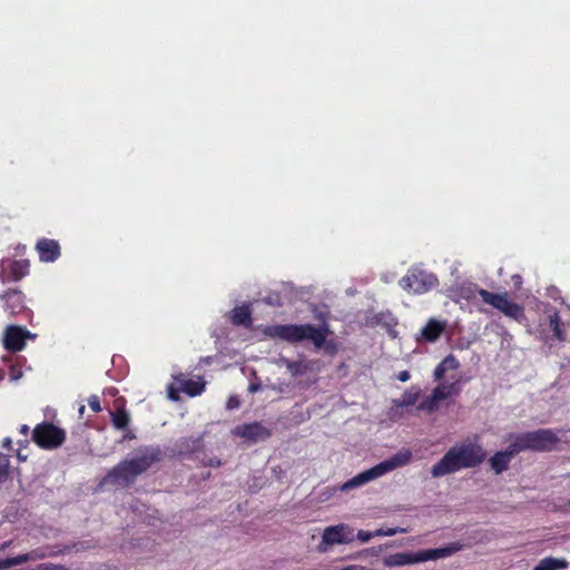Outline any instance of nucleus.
Listing matches in <instances>:
<instances>
[{"mask_svg": "<svg viewBox=\"0 0 570 570\" xmlns=\"http://www.w3.org/2000/svg\"><path fill=\"white\" fill-rule=\"evenodd\" d=\"M38 570H68L65 566L55 563H42L38 566Z\"/></svg>", "mask_w": 570, "mask_h": 570, "instance_id": "30", "label": "nucleus"}, {"mask_svg": "<svg viewBox=\"0 0 570 570\" xmlns=\"http://www.w3.org/2000/svg\"><path fill=\"white\" fill-rule=\"evenodd\" d=\"M111 421L116 429L122 430L128 425L130 417L124 409H118L111 413Z\"/></svg>", "mask_w": 570, "mask_h": 570, "instance_id": "24", "label": "nucleus"}, {"mask_svg": "<svg viewBox=\"0 0 570 570\" xmlns=\"http://www.w3.org/2000/svg\"><path fill=\"white\" fill-rule=\"evenodd\" d=\"M548 318H549V325H550L551 331L553 332V335L558 340L562 341L563 332L560 327V316H559L558 312H556V311L549 312Z\"/></svg>", "mask_w": 570, "mask_h": 570, "instance_id": "25", "label": "nucleus"}, {"mask_svg": "<svg viewBox=\"0 0 570 570\" xmlns=\"http://www.w3.org/2000/svg\"><path fill=\"white\" fill-rule=\"evenodd\" d=\"M397 380L401 381V382H407L411 377L410 375V372L409 371H401L399 374H397Z\"/></svg>", "mask_w": 570, "mask_h": 570, "instance_id": "34", "label": "nucleus"}, {"mask_svg": "<svg viewBox=\"0 0 570 570\" xmlns=\"http://www.w3.org/2000/svg\"><path fill=\"white\" fill-rule=\"evenodd\" d=\"M85 412V405L79 406V414L82 415Z\"/></svg>", "mask_w": 570, "mask_h": 570, "instance_id": "40", "label": "nucleus"}, {"mask_svg": "<svg viewBox=\"0 0 570 570\" xmlns=\"http://www.w3.org/2000/svg\"><path fill=\"white\" fill-rule=\"evenodd\" d=\"M354 540V530L346 523L326 527L322 532L317 551L327 552L335 544H347Z\"/></svg>", "mask_w": 570, "mask_h": 570, "instance_id": "10", "label": "nucleus"}, {"mask_svg": "<svg viewBox=\"0 0 570 570\" xmlns=\"http://www.w3.org/2000/svg\"><path fill=\"white\" fill-rule=\"evenodd\" d=\"M327 332V327H315L311 324L269 325L263 330V333L268 337L279 338L289 343L308 340L317 348L324 345Z\"/></svg>", "mask_w": 570, "mask_h": 570, "instance_id": "4", "label": "nucleus"}, {"mask_svg": "<svg viewBox=\"0 0 570 570\" xmlns=\"http://www.w3.org/2000/svg\"><path fill=\"white\" fill-rule=\"evenodd\" d=\"M439 284L436 275L420 266L411 267L400 279V286L412 294L421 295L430 292Z\"/></svg>", "mask_w": 570, "mask_h": 570, "instance_id": "9", "label": "nucleus"}, {"mask_svg": "<svg viewBox=\"0 0 570 570\" xmlns=\"http://www.w3.org/2000/svg\"><path fill=\"white\" fill-rule=\"evenodd\" d=\"M356 537L361 542H368L371 539L375 537V534H373V531L360 530Z\"/></svg>", "mask_w": 570, "mask_h": 570, "instance_id": "29", "label": "nucleus"}, {"mask_svg": "<svg viewBox=\"0 0 570 570\" xmlns=\"http://www.w3.org/2000/svg\"><path fill=\"white\" fill-rule=\"evenodd\" d=\"M168 397L173 401L178 400V390L175 389L173 385H168Z\"/></svg>", "mask_w": 570, "mask_h": 570, "instance_id": "33", "label": "nucleus"}, {"mask_svg": "<svg viewBox=\"0 0 570 570\" xmlns=\"http://www.w3.org/2000/svg\"><path fill=\"white\" fill-rule=\"evenodd\" d=\"M88 405L90 406V409L98 413L101 411V406H100V401H99V397L96 396V395H91L88 400Z\"/></svg>", "mask_w": 570, "mask_h": 570, "instance_id": "28", "label": "nucleus"}, {"mask_svg": "<svg viewBox=\"0 0 570 570\" xmlns=\"http://www.w3.org/2000/svg\"><path fill=\"white\" fill-rule=\"evenodd\" d=\"M9 474V459L0 454V483L4 482Z\"/></svg>", "mask_w": 570, "mask_h": 570, "instance_id": "27", "label": "nucleus"}, {"mask_svg": "<svg viewBox=\"0 0 570 570\" xmlns=\"http://www.w3.org/2000/svg\"><path fill=\"white\" fill-rule=\"evenodd\" d=\"M474 292H476L480 295V297L485 304L500 311L507 317L512 318L519 323H521L524 320L523 307L517 304L515 302L511 301L507 293H491L487 289L478 288L475 285H469L466 287H462L460 294H458L453 287L449 288L448 296L451 299L458 302L460 298L469 299Z\"/></svg>", "mask_w": 570, "mask_h": 570, "instance_id": "3", "label": "nucleus"}, {"mask_svg": "<svg viewBox=\"0 0 570 570\" xmlns=\"http://www.w3.org/2000/svg\"><path fill=\"white\" fill-rule=\"evenodd\" d=\"M7 297H19V294L18 293H9L6 295Z\"/></svg>", "mask_w": 570, "mask_h": 570, "instance_id": "39", "label": "nucleus"}, {"mask_svg": "<svg viewBox=\"0 0 570 570\" xmlns=\"http://www.w3.org/2000/svg\"><path fill=\"white\" fill-rule=\"evenodd\" d=\"M569 562L564 558L546 557L532 570H567Z\"/></svg>", "mask_w": 570, "mask_h": 570, "instance_id": "21", "label": "nucleus"}, {"mask_svg": "<svg viewBox=\"0 0 570 570\" xmlns=\"http://www.w3.org/2000/svg\"><path fill=\"white\" fill-rule=\"evenodd\" d=\"M49 556H51V553H48L45 549L40 548L27 553L18 554L16 557L0 559V570H7L11 567L19 566L28 561L45 559Z\"/></svg>", "mask_w": 570, "mask_h": 570, "instance_id": "17", "label": "nucleus"}, {"mask_svg": "<svg viewBox=\"0 0 570 570\" xmlns=\"http://www.w3.org/2000/svg\"><path fill=\"white\" fill-rule=\"evenodd\" d=\"M278 365L285 366L291 376L297 377L303 376L309 372L317 371V362L306 358H299L297 361H292L287 357H279L277 361Z\"/></svg>", "mask_w": 570, "mask_h": 570, "instance_id": "15", "label": "nucleus"}, {"mask_svg": "<svg viewBox=\"0 0 570 570\" xmlns=\"http://www.w3.org/2000/svg\"><path fill=\"white\" fill-rule=\"evenodd\" d=\"M9 376L11 381L16 382L22 377V372L16 365H11Z\"/></svg>", "mask_w": 570, "mask_h": 570, "instance_id": "31", "label": "nucleus"}, {"mask_svg": "<svg viewBox=\"0 0 570 570\" xmlns=\"http://www.w3.org/2000/svg\"><path fill=\"white\" fill-rule=\"evenodd\" d=\"M412 459V452L407 449H403L392 455L391 458L377 463L376 465L367 469L340 487L341 491H350L355 488L363 487L399 468L406 465Z\"/></svg>", "mask_w": 570, "mask_h": 570, "instance_id": "6", "label": "nucleus"}, {"mask_svg": "<svg viewBox=\"0 0 570 570\" xmlns=\"http://www.w3.org/2000/svg\"><path fill=\"white\" fill-rule=\"evenodd\" d=\"M11 543H12V541H4V542L0 543V551H3L6 549L10 548Z\"/></svg>", "mask_w": 570, "mask_h": 570, "instance_id": "35", "label": "nucleus"}, {"mask_svg": "<svg viewBox=\"0 0 570 570\" xmlns=\"http://www.w3.org/2000/svg\"><path fill=\"white\" fill-rule=\"evenodd\" d=\"M28 431H29V426L28 425L23 424V425L20 426V432L22 434L26 435L28 433Z\"/></svg>", "mask_w": 570, "mask_h": 570, "instance_id": "38", "label": "nucleus"}, {"mask_svg": "<svg viewBox=\"0 0 570 570\" xmlns=\"http://www.w3.org/2000/svg\"><path fill=\"white\" fill-rule=\"evenodd\" d=\"M4 377V372L0 368V382L3 380Z\"/></svg>", "mask_w": 570, "mask_h": 570, "instance_id": "41", "label": "nucleus"}, {"mask_svg": "<svg viewBox=\"0 0 570 570\" xmlns=\"http://www.w3.org/2000/svg\"><path fill=\"white\" fill-rule=\"evenodd\" d=\"M259 389H261V385H259V384H250V385L248 386V390H249V392H252V393L257 392Z\"/></svg>", "mask_w": 570, "mask_h": 570, "instance_id": "36", "label": "nucleus"}, {"mask_svg": "<svg viewBox=\"0 0 570 570\" xmlns=\"http://www.w3.org/2000/svg\"><path fill=\"white\" fill-rule=\"evenodd\" d=\"M39 259L42 263H52L60 256V246L57 240L42 238L36 244Z\"/></svg>", "mask_w": 570, "mask_h": 570, "instance_id": "19", "label": "nucleus"}, {"mask_svg": "<svg viewBox=\"0 0 570 570\" xmlns=\"http://www.w3.org/2000/svg\"><path fill=\"white\" fill-rule=\"evenodd\" d=\"M174 380L177 382L181 392L189 396H197L205 390L206 382L200 377H186L184 374L175 375Z\"/></svg>", "mask_w": 570, "mask_h": 570, "instance_id": "18", "label": "nucleus"}, {"mask_svg": "<svg viewBox=\"0 0 570 570\" xmlns=\"http://www.w3.org/2000/svg\"><path fill=\"white\" fill-rule=\"evenodd\" d=\"M463 546L460 542L435 549L420 550L416 552H397L385 556L382 562L385 567H404L426 561L445 559L461 551Z\"/></svg>", "mask_w": 570, "mask_h": 570, "instance_id": "7", "label": "nucleus"}, {"mask_svg": "<svg viewBox=\"0 0 570 570\" xmlns=\"http://www.w3.org/2000/svg\"><path fill=\"white\" fill-rule=\"evenodd\" d=\"M0 278L6 282H19L29 274L28 259L3 258L0 263Z\"/></svg>", "mask_w": 570, "mask_h": 570, "instance_id": "12", "label": "nucleus"}, {"mask_svg": "<svg viewBox=\"0 0 570 570\" xmlns=\"http://www.w3.org/2000/svg\"><path fill=\"white\" fill-rule=\"evenodd\" d=\"M232 323L234 325H250V311L248 306H239L232 311L230 315Z\"/></svg>", "mask_w": 570, "mask_h": 570, "instance_id": "23", "label": "nucleus"}, {"mask_svg": "<svg viewBox=\"0 0 570 570\" xmlns=\"http://www.w3.org/2000/svg\"><path fill=\"white\" fill-rule=\"evenodd\" d=\"M233 433L242 439L252 442L265 440L271 435L268 429H266L263 424L258 422L237 425L233 430Z\"/></svg>", "mask_w": 570, "mask_h": 570, "instance_id": "16", "label": "nucleus"}, {"mask_svg": "<svg viewBox=\"0 0 570 570\" xmlns=\"http://www.w3.org/2000/svg\"><path fill=\"white\" fill-rule=\"evenodd\" d=\"M559 432L550 429H539L532 432L511 434V436L520 452L525 450L551 451L560 441Z\"/></svg>", "mask_w": 570, "mask_h": 570, "instance_id": "8", "label": "nucleus"}, {"mask_svg": "<svg viewBox=\"0 0 570 570\" xmlns=\"http://www.w3.org/2000/svg\"><path fill=\"white\" fill-rule=\"evenodd\" d=\"M12 443V440L10 438H6L2 442V446L9 449Z\"/></svg>", "mask_w": 570, "mask_h": 570, "instance_id": "37", "label": "nucleus"}, {"mask_svg": "<svg viewBox=\"0 0 570 570\" xmlns=\"http://www.w3.org/2000/svg\"><path fill=\"white\" fill-rule=\"evenodd\" d=\"M406 532H407V530L405 528L396 527V528H387V529L381 528V529L373 531V534H375V537H392L397 533H406Z\"/></svg>", "mask_w": 570, "mask_h": 570, "instance_id": "26", "label": "nucleus"}, {"mask_svg": "<svg viewBox=\"0 0 570 570\" xmlns=\"http://www.w3.org/2000/svg\"><path fill=\"white\" fill-rule=\"evenodd\" d=\"M445 324L436 320H430L421 330L417 341L435 342L444 331Z\"/></svg>", "mask_w": 570, "mask_h": 570, "instance_id": "20", "label": "nucleus"}, {"mask_svg": "<svg viewBox=\"0 0 570 570\" xmlns=\"http://www.w3.org/2000/svg\"><path fill=\"white\" fill-rule=\"evenodd\" d=\"M509 446L504 451L494 453L489 460L491 469L497 473L501 474L505 471L511 460L520 452L512 436H509Z\"/></svg>", "mask_w": 570, "mask_h": 570, "instance_id": "14", "label": "nucleus"}, {"mask_svg": "<svg viewBox=\"0 0 570 570\" xmlns=\"http://www.w3.org/2000/svg\"><path fill=\"white\" fill-rule=\"evenodd\" d=\"M487 458V452L478 436L466 438L452 445L431 468L433 478H441L461 470L479 466Z\"/></svg>", "mask_w": 570, "mask_h": 570, "instance_id": "1", "label": "nucleus"}, {"mask_svg": "<svg viewBox=\"0 0 570 570\" xmlns=\"http://www.w3.org/2000/svg\"><path fill=\"white\" fill-rule=\"evenodd\" d=\"M460 367L459 360L450 354L448 355L434 370L433 377L440 383L432 390V392L425 396L420 404L417 410L432 414L436 412L442 402L446 401L453 395H458L461 391V376H451V382L442 381L448 372L456 371Z\"/></svg>", "mask_w": 570, "mask_h": 570, "instance_id": "2", "label": "nucleus"}, {"mask_svg": "<svg viewBox=\"0 0 570 570\" xmlns=\"http://www.w3.org/2000/svg\"><path fill=\"white\" fill-rule=\"evenodd\" d=\"M32 439L41 448H57L63 442L65 433L50 423H43L33 430Z\"/></svg>", "mask_w": 570, "mask_h": 570, "instance_id": "11", "label": "nucleus"}, {"mask_svg": "<svg viewBox=\"0 0 570 570\" xmlns=\"http://www.w3.org/2000/svg\"><path fill=\"white\" fill-rule=\"evenodd\" d=\"M156 460V451L149 449L140 450L130 459L120 462L111 472L108 473L106 480L120 487L129 485Z\"/></svg>", "mask_w": 570, "mask_h": 570, "instance_id": "5", "label": "nucleus"}, {"mask_svg": "<svg viewBox=\"0 0 570 570\" xmlns=\"http://www.w3.org/2000/svg\"><path fill=\"white\" fill-rule=\"evenodd\" d=\"M421 395V389L419 386H411L407 389L400 399L393 400V404L396 407H407L414 405Z\"/></svg>", "mask_w": 570, "mask_h": 570, "instance_id": "22", "label": "nucleus"}, {"mask_svg": "<svg viewBox=\"0 0 570 570\" xmlns=\"http://www.w3.org/2000/svg\"><path fill=\"white\" fill-rule=\"evenodd\" d=\"M35 334L22 326L9 325L4 331L3 345L11 352H18L24 348L26 340H33Z\"/></svg>", "mask_w": 570, "mask_h": 570, "instance_id": "13", "label": "nucleus"}, {"mask_svg": "<svg viewBox=\"0 0 570 570\" xmlns=\"http://www.w3.org/2000/svg\"><path fill=\"white\" fill-rule=\"evenodd\" d=\"M239 405H240V402H239L238 396H236V395H232L228 399L227 404H226L228 410L237 409Z\"/></svg>", "mask_w": 570, "mask_h": 570, "instance_id": "32", "label": "nucleus"}]
</instances>
